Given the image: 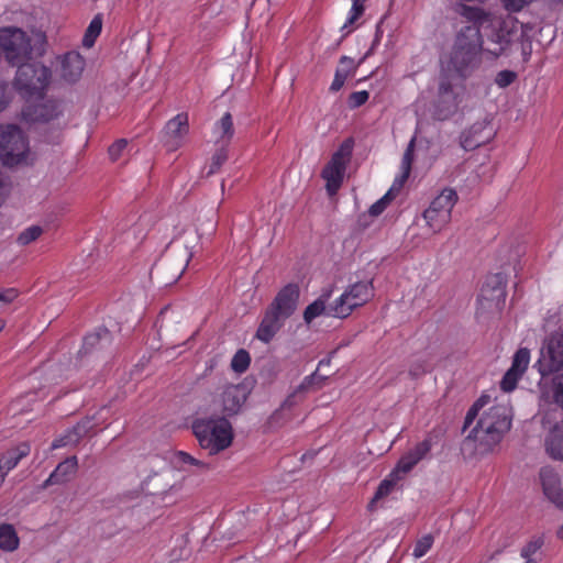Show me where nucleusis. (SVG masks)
I'll return each mask as SVG.
<instances>
[{
    "label": "nucleus",
    "mask_w": 563,
    "mask_h": 563,
    "mask_svg": "<svg viewBox=\"0 0 563 563\" xmlns=\"http://www.w3.org/2000/svg\"><path fill=\"white\" fill-rule=\"evenodd\" d=\"M485 406L488 407L483 410L477 424L466 439L467 442H474L475 450L479 453L488 452L497 445L510 430L512 422V409L507 397H501L496 399L494 404H490V397L483 395L467 411L464 429L473 423Z\"/></svg>",
    "instance_id": "nucleus-1"
},
{
    "label": "nucleus",
    "mask_w": 563,
    "mask_h": 563,
    "mask_svg": "<svg viewBox=\"0 0 563 563\" xmlns=\"http://www.w3.org/2000/svg\"><path fill=\"white\" fill-rule=\"evenodd\" d=\"M46 34L40 29L23 30L9 25L0 27V52L11 66H19L43 56L46 52Z\"/></svg>",
    "instance_id": "nucleus-2"
},
{
    "label": "nucleus",
    "mask_w": 563,
    "mask_h": 563,
    "mask_svg": "<svg viewBox=\"0 0 563 563\" xmlns=\"http://www.w3.org/2000/svg\"><path fill=\"white\" fill-rule=\"evenodd\" d=\"M461 13L479 29L484 26L486 22L492 24V32L487 35V46L483 49L485 54L497 58L507 53L518 32L517 20L515 18H492L490 14L482 9L467 5L462 7Z\"/></svg>",
    "instance_id": "nucleus-3"
},
{
    "label": "nucleus",
    "mask_w": 563,
    "mask_h": 563,
    "mask_svg": "<svg viewBox=\"0 0 563 563\" xmlns=\"http://www.w3.org/2000/svg\"><path fill=\"white\" fill-rule=\"evenodd\" d=\"M483 49L479 27L475 24L466 25L457 33L445 70L466 78L479 66Z\"/></svg>",
    "instance_id": "nucleus-4"
},
{
    "label": "nucleus",
    "mask_w": 563,
    "mask_h": 563,
    "mask_svg": "<svg viewBox=\"0 0 563 563\" xmlns=\"http://www.w3.org/2000/svg\"><path fill=\"white\" fill-rule=\"evenodd\" d=\"M192 431L201 449L210 455L227 450L234 439L233 427L225 417L197 418L192 423Z\"/></svg>",
    "instance_id": "nucleus-5"
},
{
    "label": "nucleus",
    "mask_w": 563,
    "mask_h": 563,
    "mask_svg": "<svg viewBox=\"0 0 563 563\" xmlns=\"http://www.w3.org/2000/svg\"><path fill=\"white\" fill-rule=\"evenodd\" d=\"M14 88L26 101L42 100L52 80V70L42 62H26L16 66Z\"/></svg>",
    "instance_id": "nucleus-6"
},
{
    "label": "nucleus",
    "mask_w": 563,
    "mask_h": 563,
    "mask_svg": "<svg viewBox=\"0 0 563 563\" xmlns=\"http://www.w3.org/2000/svg\"><path fill=\"white\" fill-rule=\"evenodd\" d=\"M375 296L373 280L365 279L350 284L344 291L329 305L328 316L345 319L352 312L366 305Z\"/></svg>",
    "instance_id": "nucleus-7"
},
{
    "label": "nucleus",
    "mask_w": 563,
    "mask_h": 563,
    "mask_svg": "<svg viewBox=\"0 0 563 563\" xmlns=\"http://www.w3.org/2000/svg\"><path fill=\"white\" fill-rule=\"evenodd\" d=\"M0 159L10 167L32 161L27 139L15 125L0 126Z\"/></svg>",
    "instance_id": "nucleus-8"
},
{
    "label": "nucleus",
    "mask_w": 563,
    "mask_h": 563,
    "mask_svg": "<svg viewBox=\"0 0 563 563\" xmlns=\"http://www.w3.org/2000/svg\"><path fill=\"white\" fill-rule=\"evenodd\" d=\"M456 201L457 194L452 188H444L432 199L422 213L426 227L432 234L440 233L450 223Z\"/></svg>",
    "instance_id": "nucleus-9"
},
{
    "label": "nucleus",
    "mask_w": 563,
    "mask_h": 563,
    "mask_svg": "<svg viewBox=\"0 0 563 563\" xmlns=\"http://www.w3.org/2000/svg\"><path fill=\"white\" fill-rule=\"evenodd\" d=\"M353 145L352 139L345 140L332 154L321 172V177L325 181L327 192L330 196L335 195L343 184L346 167L352 157Z\"/></svg>",
    "instance_id": "nucleus-10"
},
{
    "label": "nucleus",
    "mask_w": 563,
    "mask_h": 563,
    "mask_svg": "<svg viewBox=\"0 0 563 563\" xmlns=\"http://www.w3.org/2000/svg\"><path fill=\"white\" fill-rule=\"evenodd\" d=\"M537 366L541 378L563 373L562 332L555 331L543 340Z\"/></svg>",
    "instance_id": "nucleus-11"
},
{
    "label": "nucleus",
    "mask_w": 563,
    "mask_h": 563,
    "mask_svg": "<svg viewBox=\"0 0 563 563\" xmlns=\"http://www.w3.org/2000/svg\"><path fill=\"white\" fill-rule=\"evenodd\" d=\"M506 279L503 274H492L486 277L477 298L481 313H498L505 306Z\"/></svg>",
    "instance_id": "nucleus-12"
},
{
    "label": "nucleus",
    "mask_w": 563,
    "mask_h": 563,
    "mask_svg": "<svg viewBox=\"0 0 563 563\" xmlns=\"http://www.w3.org/2000/svg\"><path fill=\"white\" fill-rule=\"evenodd\" d=\"M464 95V85L453 82L449 75H442L439 82L435 106L437 117L441 120H445L453 115L463 102Z\"/></svg>",
    "instance_id": "nucleus-13"
},
{
    "label": "nucleus",
    "mask_w": 563,
    "mask_h": 563,
    "mask_svg": "<svg viewBox=\"0 0 563 563\" xmlns=\"http://www.w3.org/2000/svg\"><path fill=\"white\" fill-rule=\"evenodd\" d=\"M415 142L416 137H412L404 153L401 165H400V175L397 176L389 188V190L376 202H374L369 207V214L373 217H377L387 208L389 202L395 198V196L400 191L404 184L407 181L410 172H411V165L413 162V148H415Z\"/></svg>",
    "instance_id": "nucleus-14"
},
{
    "label": "nucleus",
    "mask_w": 563,
    "mask_h": 563,
    "mask_svg": "<svg viewBox=\"0 0 563 563\" xmlns=\"http://www.w3.org/2000/svg\"><path fill=\"white\" fill-rule=\"evenodd\" d=\"M86 68V59L77 51H69L56 56L54 70L65 85L77 84Z\"/></svg>",
    "instance_id": "nucleus-15"
},
{
    "label": "nucleus",
    "mask_w": 563,
    "mask_h": 563,
    "mask_svg": "<svg viewBox=\"0 0 563 563\" xmlns=\"http://www.w3.org/2000/svg\"><path fill=\"white\" fill-rule=\"evenodd\" d=\"M246 400L244 387L241 385H227L222 393L213 401V411L221 412L227 419L241 410Z\"/></svg>",
    "instance_id": "nucleus-16"
},
{
    "label": "nucleus",
    "mask_w": 563,
    "mask_h": 563,
    "mask_svg": "<svg viewBox=\"0 0 563 563\" xmlns=\"http://www.w3.org/2000/svg\"><path fill=\"white\" fill-rule=\"evenodd\" d=\"M188 133V114L178 113L166 123L162 134V142L168 151H176L185 144Z\"/></svg>",
    "instance_id": "nucleus-17"
},
{
    "label": "nucleus",
    "mask_w": 563,
    "mask_h": 563,
    "mask_svg": "<svg viewBox=\"0 0 563 563\" xmlns=\"http://www.w3.org/2000/svg\"><path fill=\"white\" fill-rule=\"evenodd\" d=\"M539 479L542 493L548 501L563 511V476L553 467L544 466L540 470Z\"/></svg>",
    "instance_id": "nucleus-18"
},
{
    "label": "nucleus",
    "mask_w": 563,
    "mask_h": 563,
    "mask_svg": "<svg viewBox=\"0 0 563 563\" xmlns=\"http://www.w3.org/2000/svg\"><path fill=\"white\" fill-rule=\"evenodd\" d=\"M495 134V129L489 120L477 121L461 134V146L465 151H473L490 142Z\"/></svg>",
    "instance_id": "nucleus-19"
},
{
    "label": "nucleus",
    "mask_w": 563,
    "mask_h": 563,
    "mask_svg": "<svg viewBox=\"0 0 563 563\" xmlns=\"http://www.w3.org/2000/svg\"><path fill=\"white\" fill-rule=\"evenodd\" d=\"M530 363V351L527 347H520L514 355L510 368L505 373L500 380V388L504 393H511L516 389Z\"/></svg>",
    "instance_id": "nucleus-20"
},
{
    "label": "nucleus",
    "mask_w": 563,
    "mask_h": 563,
    "mask_svg": "<svg viewBox=\"0 0 563 563\" xmlns=\"http://www.w3.org/2000/svg\"><path fill=\"white\" fill-rule=\"evenodd\" d=\"M27 107L22 111V115L26 121L47 122L60 114V104L53 99L33 100L27 102Z\"/></svg>",
    "instance_id": "nucleus-21"
},
{
    "label": "nucleus",
    "mask_w": 563,
    "mask_h": 563,
    "mask_svg": "<svg viewBox=\"0 0 563 563\" xmlns=\"http://www.w3.org/2000/svg\"><path fill=\"white\" fill-rule=\"evenodd\" d=\"M298 298L299 287L296 284H288L277 294L269 309L287 319L295 311Z\"/></svg>",
    "instance_id": "nucleus-22"
},
{
    "label": "nucleus",
    "mask_w": 563,
    "mask_h": 563,
    "mask_svg": "<svg viewBox=\"0 0 563 563\" xmlns=\"http://www.w3.org/2000/svg\"><path fill=\"white\" fill-rule=\"evenodd\" d=\"M540 400L555 404L563 409V373L541 378L539 383Z\"/></svg>",
    "instance_id": "nucleus-23"
},
{
    "label": "nucleus",
    "mask_w": 563,
    "mask_h": 563,
    "mask_svg": "<svg viewBox=\"0 0 563 563\" xmlns=\"http://www.w3.org/2000/svg\"><path fill=\"white\" fill-rule=\"evenodd\" d=\"M431 450L430 440L426 439L417 443L412 449L406 452L397 462L394 467L395 473H398L404 478Z\"/></svg>",
    "instance_id": "nucleus-24"
},
{
    "label": "nucleus",
    "mask_w": 563,
    "mask_h": 563,
    "mask_svg": "<svg viewBox=\"0 0 563 563\" xmlns=\"http://www.w3.org/2000/svg\"><path fill=\"white\" fill-rule=\"evenodd\" d=\"M286 318L280 317L275 310L268 309L256 331V338L268 343L282 328Z\"/></svg>",
    "instance_id": "nucleus-25"
},
{
    "label": "nucleus",
    "mask_w": 563,
    "mask_h": 563,
    "mask_svg": "<svg viewBox=\"0 0 563 563\" xmlns=\"http://www.w3.org/2000/svg\"><path fill=\"white\" fill-rule=\"evenodd\" d=\"M30 451V445L27 443H21L0 456V486L3 484L7 474L13 470L21 459L25 457Z\"/></svg>",
    "instance_id": "nucleus-26"
},
{
    "label": "nucleus",
    "mask_w": 563,
    "mask_h": 563,
    "mask_svg": "<svg viewBox=\"0 0 563 563\" xmlns=\"http://www.w3.org/2000/svg\"><path fill=\"white\" fill-rule=\"evenodd\" d=\"M334 292L333 286L324 287L321 290L320 296L311 302L303 312V319L307 323H310L316 318L320 317L321 314H327L329 311V306H327L329 299L332 297Z\"/></svg>",
    "instance_id": "nucleus-27"
},
{
    "label": "nucleus",
    "mask_w": 563,
    "mask_h": 563,
    "mask_svg": "<svg viewBox=\"0 0 563 563\" xmlns=\"http://www.w3.org/2000/svg\"><path fill=\"white\" fill-rule=\"evenodd\" d=\"M78 461L76 456L68 457L60 462L45 481V486L67 482L77 471Z\"/></svg>",
    "instance_id": "nucleus-28"
},
{
    "label": "nucleus",
    "mask_w": 563,
    "mask_h": 563,
    "mask_svg": "<svg viewBox=\"0 0 563 563\" xmlns=\"http://www.w3.org/2000/svg\"><path fill=\"white\" fill-rule=\"evenodd\" d=\"M545 451L552 459L563 461V421L556 423L547 435Z\"/></svg>",
    "instance_id": "nucleus-29"
},
{
    "label": "nucleus",
    "mask_w": 563,
    "mask_h": 563,
    "mask_svg": "<svg viewBox=\"0 0 563 563\" xmlns=\"http://www.w3.org/2000/svg\"><path fill=\"white\" fill-rule=\"evenodd\" d=\"M92 427L93 424L90 419L84 420L75 426L64 437L54 440L51 448L55 450L69 444H76L80 438L85 437L92 429Z\"/></svg>",
    "instance_id": "nucleus-30"
},
{
    "label": "nucleus",
    "mask_w": 563,
    "mask_h": 563,
    "mask_svg": "<svg viewBox=\"0 0 563 563\" xmlns=\"http://www.w3.org/2000/svg\"><path fill=\"white\" fill-rule=\"evenodd\" d=\"M212 133L216 139V144L229 145L234 135L233 119L230 112H225L221 119L216 122Z\"/></svg>",
    "instance_id": "nucleus-31"
},
{
    "label": "nucleus",
    "mask_w": 563,
    "mask_h": 563,
    "mask_svg": "<svg viewBox=\"0 0 563 563\" xmlns=\"http://www.w3.org/2000/svg\"><path fill=\"white\" fill-rule=\"evenodd\" d=\"M356 65L353 58L342 56L340 58L339 67L335 70L333 81L330 86L331 91H339L345 84V80L354 74Z\"/></svg>",
    "instance_id": "nucleus-32"
},
{
    "label": "nucleus",
    "mask_w": 563,
    "mask_h": 563,
    "mask_svg": "<svg viewBox=\"0 0 563 563\" xmlns=\"http://www.w3.org/2000/svg\"><path fill=\"white\" fill-rule=\"evenodd\" d=\"M20 540L13 526L9 523L0 525V550L13 552L19 548Z\"/></svg>",
    "instance_id": "nucleus-33"
},
{
    "label": "nucleus",
    "mask_w": 563,
    "mask_h": 563,
    "mask_svg": "<svg viewBox=\"0 0 563 563\" xmlns=\"http://www.w3.org/2000/svg\"><path fill=\"white\" fill-rule=\"evenodd\" d=\"M402 477L398 473H395L393 470L386 478H384L377 487V490L369 503V507L372 508L375 503L388 496Z\"/></svg>",
    "instance_id": "nucleus-34"
},
{
    "label": "nucleus",
    "mask_w": 563,
    "mask_h": 563,
    "mask_svg": "<svg viewBox=\"0 0 563 563\" xmlns=\"http://www.w3.org/2000/svg\"><path fill=\"white\" fill-rule=\"evenodd\" d=\"M352 7L347 13L346 20L342 25L341 30L345 34L351 33L355 29V23L363 15L365 10V3L367 0H351Z\"/></svg>",
    "instance_id": "nucleus-35"
},
{
    "label": "nucleus",
    "mask_w": 563,
    "mask_h": 563,
    "mask_svg": "<svg viewBox=\"0 0 563 563\" xmlns=\"http://www.w3.org/2000/svg\"><path fill=\"white\" fill-rule=\"evenodd\" d=\"M102 30V18L100 14H97L89 23L84 37H82V46L86 48H90L93 46L97 37L100 35Z\"/></svg>",
    "instance_id": "nucleus-36"
},
{
    "label": "nucleus",
    "mask_w": 563,
    "mask_h": 563,
    "mask_svg": "<svg viewBox=\"0 0 563 563\" xmlns=\"http://www.w3.org/2000/svg\"><path fill=\"white\" fill-rule=\"evenodd\" d=\"M174 461L179 465H190L196 467L200 472H206L211 468L209 463L198 460L187 452L178 451L174 455Z\"/></svg>",
    "instance_id": "nucleus-37"
},
{
    "label": "nucleus",
    "mask_w": 563,
    "mask_h": 563,
    "mask_svg": "<svg viewBox=\"0 0 563 563\" xmlns=\"http://www.w3.org/2000/svg\"><path fill=\"white\" fill-rule=\"evenodd\" d=\"M169 473H162L159 475H156L157 482H163L165 485L164 487L156 489L153 492L154 495L159 496L162 499H165L168 496L176 495L180 492L181 485L179 483H169L168 481Z\"/></svg>",
    "instance_id": "nucleus-38"
},
{
    "label": "nucleus",
    "mask_w": 563,
    "mask_h": 563,
    "mask_svg": "<svg viewBox=\"0 0 563 563\" xmlns=\"http://www.w3.org/2000/svg\"><path fill=\"white\" fill-rule=\"evenodd\" d=\"M228 145H219L217 151L213 153L211 157V162L209 165V169L207 172V175L210 176L214 173H217L221 166L227 162L228 159Z\"/></svg>",
    "instance_id": "nucleus-39"
},
{
    "label": "nucleus",
    "mask_w": 563,
    "mask_h": 563,
    "mask_svg": "<svg viewBox=\"0 0 563 563\" xmlns=\"http://www.w3.org/2000/svg\"><path fill=\"white\" fill-rule=\"evenodd\" d=\"M43 233L40 225H31L24 229L18 236L16 242L19 245L25 246L37 240Z\"/></svg>",
    "instance_id": "nucleus-40"
},
{
    "label": "nucleus",
    "mask_w": 563,
    "mask_h": 563,
    "mask_svg": "<svg viewBox=\"0 0 563 563\" xmlns=\"http://www.w3.org/2000/svg\"><path fill=\"white\" fill-rule=\"evenodd\" d=\"M251 358L245 350H239L231 361V367L236 373H243L247 369Z\"/></svg>",
    "instance_id": "nucleus-41"
},
{
    "label": "nucleus",
    "mask_w": 563,
    "mask_h": 563,
    "mask_svg": "<svg viewBox=\"0 0 563 563\" xmlns=\"http://www.w3.org/2000/svg\"><path fill=\"white\" fill-rule=\"evenodd\" d=\"M544 544V538L542 536L532 537L527 544L521 549L522 558H533V555L540 551Z\"/></svg>",
    "instance_id": "nucleus-42"
},
{
    "label": "nucleus",
    "mask_w": 563,
    "mask_h": 563,
    "mask_svg": "<svg viewBox=\"0 0 563 563\" xmlns=\"http://www.w3.org/2000/svg\"><path fill=\"white\" fill-rule=\"evenodd\" d=\"M433 544V537L431 534H426L421 537L415 544L412 555L416 559H420L426 555Z\"/></svg>",
    "instance_id": "nucleus-43"
},
{
    "label": "nucleus",
    "mask_w": 563,
    "mask_h": 563,
    "mask_svg": "<svg viewBox=\"0 0 563 563\" xmlns=\"http://www.w3.org/2000/svg\"><path fill=\"white\" fill-rule=\"evenodd\" d=\"M109 335V332L107 329H100L98 332L96 333H91V334H88L87 336H85L84 339V344H82V347L85 349L86 352H88L89 350L93 349L95 345L101 340V339H107Z\"/></svg>",
    "instance_id": "nucleus-44"
},
{
    "label": "nucleus",
    "mask_w": 563,
    "mask_h": 563,
    "mask_svg": "<svg viewBox=\"0 0 563 563\" xmlns=\"http://www.w3.org/2000/svg\"><path fill=\"white\" fill-rule=\"evenodd\" d=\"M517 78V74L512 70H500L495 78V82L499 88H506L511 85Z\"/></svg>",
    "instance_id": "nucleus-45"
},
{
    "label": "nucleus",
    "mask_w": 563,
    "mask_h": 563,
    "mask_svg": "<svg viewBox=\"0 0 563 563\" xmlns=\"http://www.w3.org/2000/svg\"><path fill=\"white\" fill-rule=\"evenodd\" d=\"M126 146H128L126 140L120 139V140L115 141L108 150L111 161H113V162L118 161L122 156V153L126 148Z\"/></svg>",
    "instance_id": "nucleus-46"
},
{
    "label": "nucleus",
    "mask_w": 563,
    "mask_h": 563,
    "mask_svg": "<svg viewBox=\"0 0 563 563\" xmlns=\"http://www.w3.org/2000/svg\"><path fill=\"white\" fill-rule=\"evenodd\" d=\"M12 99V92L8 82L0 80V111L4 110Z\"/></svg>",
    "instance_id": "nucleus-47"
},
{
    "label": "nucleus",
    "mask_w": 563,
    "mask_h": 563,
    "mask_svg": "<svg viewBox=\"0 0 563 563\" xmlns=\"http://www.w3.org/2000/svg\"><path fill=\"white\" fill-rule=\"evenodd\" d=\"M368 92L366 90L355 91L349 97V106L351 108H358L368 100Z\"/></svg>",
    "instance_id": "nucleus-48"
},
{
    "label": "nucleus",
    "mask_w": 563,
    "mask_h": 563,
    "mask_svg": "<svg viewBox=\"0 0 563 563\" xmlns=\"http://www.w3.org/2000/svg\"><path fill=\"white\" fill-rule=\"evenodd\" d=\"M505 9L509 12H519L533 0H501Z\"/></svg>",
    "instance_id": "nucleus-49"
},
{
    "label": "nucleus",
    "mask_w": 563,
    "mask_h": 563,
    "mask_svg": "<svg viewBox=\"0 0 563 563\" xmlns=\"http://www.w3.org/2000/svg\"><path fill=\"white\" fill-rule=\"evenodd\" d=\"M428 371H430V365L426 361H417L409 367V374L415 378L421 376Z\"/></svg>",
    "instance_id": "nucleus-50"
},
{
    "label": "nucleus",
    "mask_w": 563,
    "mask_h": 563,
    "mask_svg": "<svg viewBox=\"0 0 563 563\" xmlns=\"http://www.w3.org/2000/svg\"><path fill=\"white\" fill-rule=\"evenodd\" d=\"M18 296V292L15 289H4L0 290V308L5 306L7 303L12 302Z\"/></svg>",
    "instance_id": "nucleus-51"
},
{
    "label": "nucleus",
    "mask_w": 563,
    "mask_h": 563,
    "mask_svg": "<svg viewBox=\"0 0 563 563\" xmlns=\"http://www.w3.org/2000/svg\"><path fill=\"white\" fill-rule=\"evenodd\" d=\"M8 194V184L5 178L0 174V205L3 202Z\"/></svg>",
    "instance_id": "nucleus-52"
},
{
    "label": "nucleus",
    "mask_w": 563,
    "mask_h": 563,
    "mask_svg": "<svg viewBox=\"0 0 563 563\" xmlns=\"http://www.w3.org/2000/svg\"><path fill=\"white\" fill-rule=\"evenodd\" d=\"M556 537L561 540H563V525L561 527H559L558 531H556Z\"/></svg>",
    "instance_id": "nucleus-53"
},
{
    "label": "nucleus",
    "mask_w": 563,
    "mask_h": 563,
    "mask_svg": "<svg viewBox=\"0 0 563 563\" xmlns=\"http://www.w3.org/2000/svg\"><path fill=\"white\" fill-rule=\"evenodd\" d=\"M525 559V563H538L533 558H523Z\"/></svg>",
    "instance_id": "nucleus-54"
},
{
    "label": "nucleus",
    "mask_w": 563,
    "mask_h": 563,
    "mask_svg": "<svg viewBox=\"0 0 563 563\" xmlns=\"http://www.w3.org/2000/svg\"><path fill=\"white\" fill-rule=\"evenodd\" d=\"M324 364H329V361H327V362H325V361H320V363H319V367H321V366H322V365H324Z\"/></svg>",
    "instance_id": "nucleus-55"
},
{
    "label": "nucleus",
    "mask_w": 563,
    "mask_h": 563,
    "mask_svg": "<svg viewBox=\"0 0 563 563\" xmlns=\"http://www.w3.org/2000/svg\"><path fill=\"white\" fill-rule=\"evenodd\" d=\"M2 330V325L0 327V331Z\"/></svg>",
    "instance_id": "nucleus-56"
}]
</instances>
